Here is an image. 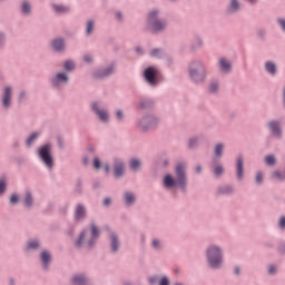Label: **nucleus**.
I'll return each mask as SVG.
<instances>
[{"label":"nucleus","mask_w":285,"mask_h":285,"mask_svg":"<svg viewBox=\"0 0 285 285\" xmlns=\"http://www.w3.org/2000/svg\"><path fill=\"white\" fill-rule=\"evenodd\" d=\"M175 176L167 174L163 178V186L166 190H173L178 188L183 195L188 193V173L186 170V165L183 163L176 164L174 168Z\"/></svg>","instance_id":"nucleus-1"},{"label":"nucleus","mask_w":285,"mask_h":285,"mask_svg":"<svg viewBox=\"0 0 285 285\" xmlns=\"http://www.w3.org/2000/svg\"><path fill=\"white\" fill-rule=\"evenodd\" d=\"M39 250L41 268L45 273H48L52 264V253L49 252L48 249H43V243L39 237H33L27 240L24 246V253H39Z\"/></svg>","instance_id":"nucleus-2"},{"label":"nucleus","mask_w":285,"mask_h":285,"mask_svg":"<svg viewBox=\"0 0 285 285\" xmlns=\"http://www.w3.org/2000/svg\"><path fill=\"white\" fill-rule=\"evenodd\" d=\"M188 79L194 86H202L208 79L206 63L202 59H194L187 65Z\"/></svg>","instance_id":"nucleus-3"},{"label":"nucleus","mask_w":285,"mask_h":285,"mask_svg":"<svg viewBox=\"0 0 285 285\" xmlns=\"http://www.w3.org/2000/svg\"><path fill=\"white\" fill-rule=\"evenodd\" d=\"M161 10L153 9L147 13V28L151 35H163L168 30V19L159 18Z\"/></svg>","instance_id":"nucleus-4"},{"label":"nucleus","mask_w":285,"mask_h":285,"mask_svg":"<svg viewBox=\"0 0 285 285\" xmlns=\"http://www.w3.org/2000/svg\"><path fill=\"white\" fill-rule=\"evenodd\" d=\"M205 257L208 268L219 271L224 264V247L215 243L209 244L206 247Z\"/></svg>","instance_id":"nucleus-5"},{"label":"nucleus","mask_w":285,"mask_h":285,"mask_svg":"<svg viewBox=\"0 0 285 285\" xmlns=\"http://www.w3.org/2000/svg\"><path fill=\"white\" fill-rule=\"evenodd\" d=\"M160 124L161 118H159V116L155 114H145L137 120V128L139 132L146 135L153 132V130H157Z\"/></svg>","instance_id":"nucleus-6"},{"label":"nucleus","mask_w":285,"mask_h":285,"mask_svg":"<svg viewBox=\"0 0 285 285\" xmlns=\"http://www.w3.org/2000/svg\"><path fill=\"white\" fill-rule=\"evenodd\" d=\"M52 148H55L52 142L48 141L37 149L38 159L48 170H52V168H55V156L52 155Z\"/></svg>","instance_id":"nucleus-7"},{"label":"nucleus","mask_w":285,"mask_h":285,"mask_svg":"<svg viewBox=\"0 0 285 285\" xmlns=\"http://www.w3.org/2000/svg\"><path fill=\"white\" fill-rule=\"evenodd\" d=\"M52 90H62L70 83V76L63 71L55 73L49 80Z\"/></svg>","instance_id":"nucleus-8"},{"label":"nucleus","mask_w":285,"mask_h":285,"mask_svg":"<svg viewBox=\"0 0 285 285\" xmlns=\"http://www.w3.org/2000/svg\"><path fill=\"white\" fill-rule=\"evenodd\" d=\"M90 110L96 117H98L101 124H110V112L108 111V109L101 107V102H90Z\"/></svg>","instance_id":"nucleus-9"},{"label":"nucleus","mask_w":285,"mask_h":285,"mask_svg":"<svg viewBox=\"0 0 285 285\" xmlns=\"http://www.w3.org/2000/svg\"><path fill=\"white\" fill-rule=\"evenodd\" d=\"M142 77L146 83L151 88H157V86H159V70L154 66L147 67L142 72Z\"/></svg>","instance_id":"nucleus-10"},{"label":"nucleus","mask_w":285,"mask_h":285,"mask_svg":"<svg viewBox=\"0 0 285 285\" xmlns=\"http://www.w3.org/2000/svg\"><path fill=\"white\" fill-rule=\"evenodd\" d=\"M267 129L269 130L272 137L277 141L284 138V129L282 128V120L271 119L267 121Z\"/></svg>","instance_id":"nucleus-11"},{"label":"nucleus","mask_w":285,"mask_h":285,"mask_svg":"<svg viewBox=\"0 0 285 285\" xmlns=\"http://www.w3.org/2000/svg\"><path fill=\"white\" fill-rule=\"evenodd\" d=\"M115 70H117V65H115V62H111L106 67H100L96 69L92 72V78L100 80L108 79V77H112V75H115Z\"/></svg>","instance_id":"nucleus-12"},{"label":"nucleus","mask_w":285,"mask_h":285,"mask_svg":"<svg viewBox=\"0 0 285 285\" xmlns=\"http://www.w3.org/2000/svg\"><path fill=\"white\" fill-rule=\"evenodd\" d=\"M12 86L7 85L2 88L1 94V108L2 110H10L12 108Z\"/></svg>","instance_id":"nucleus-13"},{"label":"nucleus","mask_w":285,"mask_h":285,"mask_svg":"<svg viewBox=\"0 0 285 285\" xmlns=\"http://www.w3.org/2000/svg\"><path fill=\"white\" fill-rule=\"evenodd\" d=\"M50 48L56 55H63L68 50V45L66 43V38L62 36L56 37L50 40Z\"/></svg>","instance_id":"nucleus-14"},{"label":"nucleus","mask_w":285,"mask_h":285,"mask_svg":"<svg viewBox=\"0 0 285 285\" xmlns=\"http://www.w3.org/2000/svg\"><path fill=\"white\" fill-rule=\"evenodd\" d=\"M114 177L121 179L126 175V161L124 158L115 157L112 159Z\"/></svg>","instance_id":"nucleus-15"},{"label":"nucleus","mask_w":285,"mask_h":285,"mask_svg":"<svg viewBox=\"0 0 285 285\" xmlns=\"http://www.w3.org/2000/svg\"><path fill=\"white\" fill-rule=\"evenodd\" d=\"M86 219H88V209L83 203H78L73 212V222L81 224V222H86Z\"/></svg>","instance_id":"nucleus-16"},{"label":"nucleus","mask_w":285,"mask_h":285,"mask_svg":"<svg viewBox=\"0 0 285 285\" xmlns=\"http://www.w3.org/2000/svg\"><path fill=\"white\" fill-rule=\"evenodd\" d=\"M108 242H109V250L111 255H117V253L121 250V239H119V235L116 234V232H110Z\"/></svg>","instance_id":"nucleus-17"},{"label":"nucleus","mask_w":285,"mask_h":285,"mask_svg":"<svg viewBox=\"0 0 285 285\" xmlns=\"http://www.w3.org/2000/svg\"><path fill=\"white\" fill-rule=\"evenodd\" d=\"M90 228H91V236L87 240V250H92V248L97 246V239L101 237V232L99 230V228H97V224H95V222L90 224Z\"/></svg>","instance_id":"nucleus-18"},{"label":"nucleus","mask_w":285,"mask_h":285,"mask_svg":"<svg viewBox=\"0 0 285 285\" xmlns=\"http://www.w3.org/2000/svg\"><path fill=\"white\" fill-rule=\"evenodd\" d=\"M204 141H208V138L206 137V135L198 134L188 139L187 147L189 148V150H195L199 148V145L204 144Z\"/></svg>","instance_id":"nucleus-19"},{"label":"nucleus","mask_w":285,"mask_h":285,"mask_svg":"<svg viewBox=\"0 0 285 285\" xmlns=\"http://www.w3.org/2000/svg\"><path fill=\"white\" fill-rule=\"evenodd\" d=\"M235 170L237 181H244V155L242 154L236 157Z\"/></svg>","instance_id":"nucleus-20"},{"label":"nucleus","mask_w":285,"mask_h":285,"mask_svg":"<svg viewBox=\"0 0 285 285\" xmlns=\"http://www.w3.org/2000/svg\"><path fill=\"white\" fill-rule=\"evenodd\" d=\"M122 202L124 206H126L127 208H132V206L137 204V195H135V193L130 190H127L122 194Z\"/></svg>","instance_id":"nucleus-21"},{"label":"nucleus","mask_w":285,"mask_h":285,"mask_svg":"<svg viewBox=\"0 0 285 285\" xmlns=\"http://www.w3.org/2000/svg\"><path fill=\"white\" fill-rule=\"evenodd\" d=\"M157 102H155V99L144 97L140 98V101L138 102L139 110H154Z\"/></svg>","instance_id":"nucleus-22"},{"label":"nucleus","mask_w":285,"mask_h":285,"mask_svg":"<svg viewBox=\"0 0 285 285\" xmlns=\"http://www.w3.org/2000/svg\"><path fill=\"white\" fill-rule=\"evenodd\" d=\"M87 236H88V230L82 229L78 235V237L76 238L73 246L79 249L83 248V246L85 248H88V240H86Z\"/></svg>","instance_id":"nucleus-23"},{"label":"nucleus","mask_w":285,"mask_h":285,"mask_svg":"<svg viewBox=\"0 0 285 285\" xmlns=\"http://www.w3.org/2000/svg\"><path fill=\"white\" fill-rule=\"evenodd\" d=\"M244 4L239 0H229L227 6L228 14H237V12H242Z\"/></svg>","instance_id":"nucleus-24"},{"label":"nucleus","mask_w":285,"mask_h":285,"mask_svg":"<svg viewBox=\"0 0 285 285\" xmlns=\"http://www.w3.org/2000/svg\"><path fill=\"white\" fill-rule=\"evenodd\" d=\"M22 206L26 208V210H31V208H35V196L32 195V191L27 190L24 193Z\"/></svg>","instance_id":"nucleus-25"},{"label":"nucleus","mask_w":285,"mask_h":285,"mask_svg":"<svg viewBox=\"0 0 285 285\" xmlns=\"http://www.w3.org/2000/svg\"><path fill=\"white\" fill-rule=\"evenodd\" d=\"M218 68H219L220 72H225L226 75H228V72L233 71V62H230L226 58H219Z\"/></svg>","instance_id":"nucleus-26"},{"label":"nucleus","mask_w":285,"mask_h":285,"mask_svg":"<svg viewBox=\"0 0 285 285\" xmlns=\"http://www.w3.org/2000/svg\"><path fill=\"white\" fill-rule=\"evenodd\" d=\"M216 195H224L226 197H230V195H235V186L233 185L218 186Z\"/></svg>","instance_id":"nucleus-27"},{"label":"nucleus","mask_w":285,"mask_h":285,"mask_svg":"<svg viewBox=\"0 0 285 285\" xmlns=\"http://www.w3.org/2000/svg\"><path fill=\"white\" fill-rule=\"evenodd\" d=\"M264 69L271 77H277V63L273 60H267L264 63Z\"/></svg>","instance_id":"nucleus-28"},{"label":"nucleus","mask_w":285,"mask_h":285,"mask_svg":"<svg viewBox=\"0 0 285 285\" xmlns=\"http://www.w3.org/2000/svg\"><path fill=\"white\" fill-rule=\"evenodd\" d=\"M204 48V38L199 35L194 36V43L189 46L190 52H197V50Z\"/></svg>","instance_id":"nucleus-29"},{"label":"nucleus","mask_w":285,"mask_h":285,"mask_svg":"<svg viewBox=\"0 0 285 285\" xmlns=\"http://www.w3.org/2000/svg\"><path fill=\"white\" fill-rule=\"evenodd\" d=\"M20 12L23 17H30L32 14V3L28 0H22L20 4Z\"/></svg>","instance_id":"nucleus-30"},{"label":"nucleus","mask_w":285,"mask_h":285,"mask_svg":"<svg viewBox=\"0 0 285 285\" xmlns=\"http://www.w3.org/2000/svg\"><path fill=\"white\" fill-rule=\"evenodd\" d=\"M51 8L56 14H68L70 12V7L66 4L51 3Z\"/></svg>","instance_id":"nucleus-31"},{"label":"nucleus","mask_w":285,"mask_h":285,"mask_svg":"<svg viewBox=\"0 0 285 285\" xmlns=\"http://www.w3.org/2000/svg\"><path fill=\"white\" fill-rule=\"evenodd\" d=\"M41 137V134L39 131H33L30 134V136L24 140L26 148H32V144L37 141Z\"/></svg>","instance_id":"nucleus-32"},{"label":"nucleus","mask_w":285,"mask_h":285,"mask_svg":"<svg viewBox=\"0 0 285 285\" xmlns=\"http://www.w3.org/2000/svg\"><path fill=\"white\" fill-rule=\"evenodd\" d=\"M75 285H88V276L86 274H77L71 278Z\"/></svg>","instance_id":"nucleus-33"},{"label":"nucleus","mask_w":285,"mask_h":285,"mask_svg":"<svg viewBox=\"0 0 285 285\" xmlns=\"http://www.w3.org/2000/svg\"><path fill=\"white\" fill-rule=\"evenodd\" d=\"M141 159L140 158H131L129 161V168L132 173H139L141 170Z\"/></svg>","instance_id":"nucleus-34"},{"label":"nucleus","mask_w":285,"mask_h":285,"mask_svg":"<svg viewBox=\"0 0 285 285\" xmlns=\"http://www.w3.org/2000/svg\"><path fill=\"white\" fill-rule=\"evenodd\" d=\"M63 70L62 72H66V75H68V72H75V70H77V63L75 62V60L72 59H67L63 62Z\"/></svg>","instance_id":"nucleus-35"},{"label":"nucleus","mask_w":285,"mask_h":285,"mask_svg":"<svg viewBox=\"0 0 285 285\" xmlns=\"http://www.w3.org/2000/svg\"><path fill=\"white\" fill-rule=\"evenodd\" d=\"M85 35L86 37H92V35H95V20L88 19L86 21Z\"/></svg>","instance_id":"nucleus-36"},{"label":"nucleus","mask_w":285,"mask_h":285,"mask_svg":"<svg viewBox=\"0 0 285 285\" xmlns=\"http://www.w3.org/2000/svg\"><path fill=\"white\" fill-rule=\"evenodd\" d=\"M7 190H8V176L1 175L0 176V197H3Z\"/></svg>","instance_id":"nucleus-37"},{"label":"nucleus","mask_w":285,"mask_h":285,"mask_svg":"<svg viewBox=\"0 0 285 285\" xmlns=\"http://www.w3.org/2000/svg\"><path fill=\"white\" fill-rule=\"evenodd\" d=\"M150 246L156 253H161V250H164V243L159 238H153Z\"/></svg>","instance_id":"nucleus-38"},{"label":"nucleus","mask_w":285,"mask_h":285,"mask_svg":"<svg viewBox=\"0 0 285 285\" xmlns=\"http://www.w3.org/2000/svg\"><path fill=\"white\" fill-rule=\"evenodd\" d=\"M264 161L269 168L277 166V157L275 154H268L265 156Z\"/></svg>","instance_id":"nucleus-39"},{"label":"nucleus","mask_w":285,"mask_h":285,"mask_svg":"<svg viewBox=\"0 0 285 285\" xmlns=\"http://www.w3.org/2000/svg\"><path fill=\"white\" fill-rule=\"evenodd\" d=\"M226 148V145L224 142H218L214 147V155L215 157H218L222 159L224 157V149Z\"/></svg>","instance_id":"nucleus-40"},{"label":"nucleus","mask_w":285,"mask_h":285,"mask_svg":"<svg viewBox=\"0 0 285 285\" xmlns=\"http://www.w3.org/2000/svg\"><path fill=\"white\" fill-rule=\"evenodd\" d=\"M213 166H214L213 173L215 177H222V175H224V166L215 159L213 160Z\"/></svg>","instance_id":"nucleus-41"},{"label":"nucleus","mask_w":285,"mask_h":285,"mask_svg":"<svg viewBox=\"0 0 285 285\" xmlns=\"http://www.w3.org/2000/svg\"><path fill=\"white\" fill-rule=\"evenodd\" d=\"M208 92L209 95H217L219 92V81H212L208 86Z\"/></svg>","instance_id":"nucleus-42"},{"label":"nucleus","mask_w":285,"mask_h":285,"mask_svg":"<svg viewBox=\"0 0 285 285\" xmlns=\"http://www.w3.org/2000/svg\"><path fill=\"white\" fill-rule=\"evenodd\" d=\"M73 190L76 195H83V180L81 178H77Z\"/></svg>","instance_id":"nucleus-43"},{"label":"nucleus","mask_w":285,"mask_h":285,"mask_svg":"<svg viewBox=\"0 0 285 285\" xmlns=\"http://www.w3.org/2000/svg\"><path fill=\"white\" fill-rule=\"evenodd\" d=\"M279 271V267H277V265L275 264H269L267 266V275H269L271 277H275V275H277Z\"/></svg>","instance_id":"nucleus-44"},{"label":"nucleus","mask_w":285,"mask_h":285,"mask_svg":"<svg viewBox=\"0 0 285 285\" xmlns=\"http://www.w3.org/2000/svg\"><path fill=\"white\" fill-rule=\"evenodd\" d=\"M23 101H28V91L22 89L18 94V104H23Z\"/></svg>","instance_id":"nucleus-45"},{"label":"nucleus","mask_w":285,"mask_h":285,"mask_svg":"<svg viewBox=\"0 0 285 285\" xmlns=\"http://www.w3.org/2000/svg\"><path fill=\"white\" fill-rule=\"evenodd\" d=\"M19 202H21V198H19V194H11L9 197V204L11 206H17L19 204Z\"/></svg>","instance_id":"nucleus-46"},{"label":"nucleus","mask_w":285,"mask_h":285,"mask_svg":"<svg viewBox=\"0 0 285 285\" xmlns=\"http://www.w3.org/2000/svg\"><path fill=\"white\" fill-rule=\"evenodd\" d=\"M150 57H153L154 59H161L164 57V51L161 49H153L150 51Z\"/></svg>","instance_id":"nucleus-47"},{"label":"nucleus","mask_w":285,"mask_h":285,"mask_svg":"<svg viewBox=\"0 0 285 285\" xmlns=\"http://www.w3.org/2000/svg\"><path fill=\"white\" fill-rule=\"evenodd\" d=\"M276 24L282 30V32L285 35V18L284 17L276 18Z\"/></svg>","instance_id":"nucleus-48"},{"label":"nucleus","mask_w":285,"mask_h":285,"mask_svg":"<svg viewBox=\"0 0 285 285\" xmlns=\"http://www.w3.org/2000/svg\"><path fill=\"white\" fill-rule=\"evenodd\" d=\"M256 186H262L264 184V174L262 171H257L255 176Z\"/></svg>","instance_id":"nucleus-49"},{"label":"nucleus","mask_w":285,"mask_h":285,"mask_svg":"<svg viewBox=\"0 0 285 285\" xmlns=\"http://www.w3.org/2000/svg\"><path fill=\"white\" fill-rule=\"evenodd\" d=\"M102 206L105 208H110L112 206V197L107 196L102 199Z\"/></svg>","instance_id":"nucleus-50"},{"label":"nucleus","mask_w":285,"mask_h":285,"mask_svg":"<svg viewBox=\"0 0 285 285\" xmlns=\"http://www.w3.org/2000/svg\"><path fill=\"white\" fill-rule=\"evenodd\" d=\"M6 41H8V36L6 32L0 31V48H6Z\"/></svg>","instance_id":"nucleus-51"},{"label":"nucleus","mask_w":285,"mask_h":285,"mask_svg":"<svg viewBox=\"0 0 285 285\" xmlns=\"http://www.w3.org/2000/svg\"><path fill=\"white\" fill-rule=\"evenodd\" d=\"M272 177H276V179H279V181H284V179H285V175L282 174V171H279V170H274L272 173Z\"/></svg>","instance_id":"nucleus-52"},{"label":"nucleus","mask_w":285,"mask_h":285,"mask_svg":"<svg viewBox=\"0 0 285 285\" xmlns=\"http://www.w3.org/2000/svg\"><path fill=\"white\" fill-rule=\"evenodd\" d=\"M158 285H170V278L166 275L161 276L158 281Z\"/></svg>","instance_id":"nucleus-53"},{"label":"nucleus","mask_w":285,"mask_h":285,"mask_svg":"<svg viewBox=\"0 0 285 285\" xmlns=\"http://www.w3.org/2000/svg\"><path fill=\"white\" fill-rule=\"evenodd\" d=\"M159 275H154V276H150L149 278H148V284L149 285H157V284H159Z\"/></svg>","instance_id":"nucleus-54"},{"label":"nucleus","mask_w":285,"mask_h":285,"mask_svg":"<svg viewBox=\"0 0 285 285\" xmlns=\"http://www.w3.org/2000/svg\"><path fill=\"white\" fill-rule=\"evenodd\" d=\"M125 118H126V116L124 115V110L117 109L116 110V119L118 121H124Z\"/></svg>","instance_id":"nucleus-55"},{"label":"nucleus","mask_w":285,"mask_h":285,"mask_svg":"<svg viewBox=\"0 0 285 285\" xmlns=\"http://www.w3.org/2000/svg\"><path fill=\"white\" fill-rule=\"evenodd\" d=\"M101 166H102V163L99 159V157H95L94 158V168H96V170H100Z\"/></svg>","instance_id":"nucleus-56"},{"label":"nucleus","mask_w":285,"mask_h":285,"mask_svg":"<svg viewBox=\"0 0 285 285\" xmlns=\"http://www.w3.org/2000/svg\"><path fill=\"white\" fill-rule=\"evenodd\" d=\"M57 146L60 150H63V148H66V144L63 142V138L58 136L57 137Z\"/></svg>","instance_id":"nucleus-57"},{"label":"nucleus","mask_w":285,"mask_h":285,"mask_svg":"<svg viewBox=\"0 0 285 285\" xmlns=\"http://www.w3.org/2000/svg\"><path fill=\"white\" fill-rule=\"evenodd\" d=\"M277 252L285 257V242L278 244Z\"/></svg>","instance_id":"nucleus-58"},{"label":"nucleus","mask_w":285,"mask_h":285,"mask_svg":"<svg viewBox=\"0 0 285 285\" xmlns=\"http://www.w3.org/2000/svg\"><path fill=\"white\" fill-rule=\"evenodd\" d=\"M82 59L85 63H88L89 66L95 61V58L91 55H85Z\"/></svg>","instance_id":"nucleus-59"},{"label":"nucleus","mask_w":285,"mask_h":285,"mask_svg":"<svg viewBox=\"0 0 285 285\" xmlns=\"http://www.w3.org/2000/svg\"><path fill=\"white\" fill-rule=\"evenodd\" d=\"M278 228H279L281 230H285V216H281V217L278 218Z\"/></svg>","instance_id":"nucleus-60"},{"label":"nucleus","mask_w":285,"mask_h":285,"mask_svg":"<svg viewBox=\"0 0 285 285\" xmlns=\"http://www.w3.org/2000/svg\"><path fill=\"white\" fill-rule=\"evenodd\" d=\"M11 148L13 150H18V148H21V141H19V139H14L12 142H11Z\"/></svg>","instance_id":"nucleus-61"},{"label":"nucleus","mask_w":285,"mask_h":285,"mask_svg":"<svg viewBox=\"0 0 285 285\" xmlns=\"http://www.w3.org/2000/svg\"><path fill=\"white\" fill-rule=\"evenodd\" d=\"M256 35H257V37L261 38L262 40L266 39V30H264V29H258V30L256 31Z\"/></svg>","instance_id":"nucleus-62"},{"label":"nucleus","mask_w":285,"mask_h":285,"mask_svg":"<svg viewBox=\"0 0 285 285\" xmlns=\"http://www.w3.org/2000/svg\"><path fill=\"white\" fill-rule=\"evenodd\" d=\"M82 166H85V168H88V166H90V158L88 156L82 157Z\"/></svg>","instance_id":"nucleus-63"},{"label":"nucleus","mask_w":285,"mask_h":285,"mask_svg":"<svg viewBox=\"0 0 285 285\" xmlns=\"http://www.w3.org/2000/svg\"><path fill=\"white\" fill-rule=\"evenodd\" d=\"M234 275H235V277H240L242 276V267L236 266L234 268Z\"/></svg>","instance_id":"nucleus-64"}]
</instances>
